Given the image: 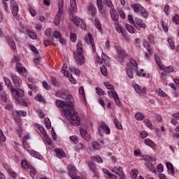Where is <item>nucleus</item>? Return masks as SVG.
<instances>
[{
  "instance_id": "nucleus-1",
  "label": "nucleus",
  "mask_w": 179,
  "mask_h": 179,
  "mask_svg": "<svg viewBox=\"0 0 179 179\" xmlns=\"http://www.w3.org/2000/svg\"><path fill=\"white\" fill-rule=\"evenodd\" d=\"M55 104L59 108H63L62 111H64L65 117L72 125L79 126L80 119L78 115V112L75 110V99L72 95L68 94L66 97V101L56 100Z\"/></svg>"
},
{
  "instance_id": "nucleus-2",
  "label": "nucleus",
  "mask_w": 179,
  "mask_h": 179,
  "mask_svg": "<svg viewBox=\"0 0 179 179\" xmlns=\"http://www.w3.org/2000/svg\"><path fill=\"white\" fill-rule=\"evenodd\" d=\"M83 45L82 42H78L77 44L76 52H74V58L78 65L85 64V57H83Z\"/></svg>"
},
{
  "instance_id": "nucleus-3",
  "label": "nucleus",
  "mask_w": 179,
  "mask_h": 179,
  "mask_svg": "<svg viewBox=\"0 0 179 179\" xmlns=\"http://www.w3.org/2000/svg\"><path fill=\"white\" fill-rule=\"evenodd\" d=\"M131 8H134V10L136 13H139V12H141L143 17H144V19H148V17L149 16V13H148V11H146V10L144 9L143 6H142L141 4L133 3V4H131Z\"/></svg>"
},
{
  "instance_id": "nucleus-4",
  "label": "nucleus",
  "mask_w": 179,
  "mask_h": 179,
  "mask_svg": "<svg viewBox=\"0 0 179 179\" xmlns=\"http://www.w3.org/2000/svg\"><path fill=\"white\" fill-rule=\"evenodd\" d=\"M64 9V0H59L58 1V11H57V14L56 15L55 17V24L56 26H58V24H59L60 21L61 20V15H62L64 13V10H62Z\"/></svg>"
},
{
  "instance_id": "nucleus-5",
  "label": "nucleus",
  "mask_w": 179,
  "mask_h": 179,
  "mask_svg": "<svg viewBox=\"0 0 179 179\" xmlns=\"http://www.w3.org/2000/svg\"><path fill=\"white\" fill-rule=\"evenodd\" d=\"M98 63L101 64V65H106V66H110V57L106 54H101V58L98 57Z\"/></svg>"
},
{
  "instance_id": "nucleus-6",
  "label": "nucleus",
  "mask_w": 179,
  "mask_h": 179,
  "mask_svg": "<svg viewBox=\"0 0 179 179\" xmlns=\"http://www.w3.org/2000/svg\"><path fill=\"white\" fill-rule=\"evenodd\" d=\"M71 21L76 24V26H78V27H80L81 29H85L83 26H85V24H83V20H82L80 17L78 16H73L71 18Z\"/></svg>"
},
{
  "instance_id": "nucleus-7",
  "label": "nucleus",
  "mask_w": 179,
  "mask_h": 179,
  "mask_svg": "<svg viewBox=\"0 0 179 179\" xmlns=\"http://www.w3.org/2000/svg\"><path fill=\"white\" fill-rule=\"evenodd\" d=\"M85 41L87 43V44H91L93 52H96V45L94 44V41L93 39V35L92 34L89 33L86 36H85Z\"/></svg>"
},
{
  "instance_id": "nucleus-8",
  "label": "nucleus",
  "mask_w": 179,
  "mask_h": 179,
  "mask_svg": "<svg viewBox=\"0 0 179 179\" xmlns=\"http://www.w3.org/2000/svg\"><path fill=\"white\" fill-rule=\"evenodd\" d=\"M88 167L90 168V170H91V171L94 173V176L99 178V171L97 170V166H96V164L93 162H90L88 163Z\"/></svg>"
},
{
  "instance_id": "nucleus-9",
  "label": "nucleus",
  "mask_w": 179,
  "mask_h": 179,
  "mask_svg": "<svg viewBox=\"0 0 179 179\" xmlns=\"http://www.w3.org/2000/svg\"><path fill=\"white\" fill-rule=\"evenodd\" d=\"M110 13L111 18L113 19V20L115 21V24H118V19L120 17V15H118V13L114 8V7L110 8Z\"/></svg>"
},
{
  "instance_id": "nucleus-10",
  "label": "nucleus",
  "mask_w": 179,
  "mask_h": 179,
  "mask_svg": "<svg viewBox=\"0 0 179 179\" xmlns=\"http://www.w3.org/2000/svg\"><path fill=\"white\" fill-rule=\"evenodd\" d=\"M53 37L59 40V43H61V44H62L63 45H65V44H66V41L62 38V37L61 36V33H59V31H55L53 34Z\"/></svg>"
},
{
  "instance_id": "nucleus-11",
  "label": "nucleus",
  "mask_w": 179,
  "mask_h": 179,
  "mask_svg": "<svg viewBox=\"0 0 179 179\" xmlns=\"http://www.w3.org/2000/svg\"><path fill=\"white\" fill-rule=\"evenodd\" d=\"M11 93L16 96V97H23L24 92L22 90H16L15 88H10Z\"/></svg>"
},
{
  "instance_id": "nucleus-12",
  "label": "nucleus",
  "mask_w": 179,
  "mask_h": 179,
  "mask_svg": "<svg viewBox=\"0 0 179 179\" xmlns=\"http://www.w3.org/2000/svg\"><path fill=\"white\" fill-rule=\"evenodd\" d=\"M101 131H103V132H106L107 135H109L110 134V128H108V127L103 123L101 124V125L99 127V132L100 135H101Z\"/></svg>"
},
{
  "instance_id": "nucleus-13",
  "label": "nucleus",
  "mask_w": 179,
  "mask_h": 179,
  "mask_svg": "<svg viewBox=\"0 0 179 179\" xmlns=\"http://www.w3.org/2000/svg\"><path fill=\"white\" fill-rule=\"evenodd\" d=\"M11 76L15 86H16V87H20V85H22V80L20 79V78L13 74H12Z\"/></svg>"
},
{
  "instance_id": "nucleus-14",
  "label": "nucleus",
  "mask_w": 179,
  "mask_h": 179,
  "mask_svg": "<svg viewBox=\"0 0 179 179\" xmlns=\"http://www.w3.org/2000/svg\"><path fill=\"white\" fill-rule=\"evenodd\" d=\"M6 40L8 45H10V48L13 50H16V44H15V41H13V38L10 36H6Z\"/></svg>"
},
{
  "instance_id": "nucleus-15",
  "label": "nucleus",
  "mask_w": 179,
  "mask_h": 179,
  "mask_svg": "<svg viewBox=\"0 0 179 179\" xmlns=\"http://www.w3.org/2000/svg\"><path fill=\"white\" fill-rule=\"evenodd\" d=\"M18 12H19V6L17 5L13 6L12 14H13V16H14L15 19H16V20L19 19V15H17Z\"/></svg>"
},
{
  "instance_id": "nucleus-16",
  "label": "nucleus",
  "mask_w": 179,
  "mask_h": 179,
  "mask_svg": "<svg viewBox=\"0 0 179 179\" xmlns=\"http://www.w3.org/2000/svg\"><path fill=\"white\" fill-rule=\"evenodd\" d=\"M134 89L138 94H145V93H146V87L142 88L141 86L137 85L134 86Z\"/></svg>"
},
{
  "instance_id": "nucleus-17",
  "label": "nucleus",
  "mask_w": 179,
  "mask_h": 179,
  "mask_svg": "<svg viewBox=\"0 0 179 179\" xmlns=\"http://www.w3.org/2000/svg\"><path fill=\"white\" fill-rule=\"evenodd\" d=\"M80 133L81 136L85 139V141H89L90 139V135L87 133V131L85 129H80Z\"/></svg>"
},
{
  "instance_id": "nucleus-18",
  "label": "nucleus",
  "mask_w": 179,
  "mask_h": 179,
  "mask_svg": "<svg viewBox=\"0 0 179 179\" xmlns=\"http://www.w3.org/2000/svg\"><path fill=\"white\" fill-rule=\"evenodd\" d=\"M172 117H173V119L171 121V124L173 125H177V124H178L177 120H179V112L172 114Z\"/></svg>"
},
{
  "instance_id": "nucleus-19",
  "label": "nucleus",
  "mask_w": 179,
  "mask_h": 179,
  "mask_svg": "<svg viewBox=\"0 0 179 179\" xmlns=\"http://www.w3.org/2000/svg\"><path fill=\"white\" fill-rule=\"evenodd\" d=\"M127 73L130 79H134V71L129 64L127 66Z\"/></svg>"
},
{
  "instance_id": "nucleus-20",
  "label": "nucleus",
  "mask_w": 179,
  "mask_h": 179,
  "mask_svg": "<svg viewBox=\"0 0 179 179\" xmlns=\"http://www.w3.org/2000/svg\"><path fill=\"white\" fill-rule=\"evenodd\" d=\"M17 71L20 73H24L26 72V68L23 67L22 63L18 62L16 64Z\"/></svg>"
},
{
  "instance_id": "nucleus-21",
  "label": "nucleus",
  "mask_w": 179,
  "mask_h": 179,
  "mask_svg": "<svg viewBox=\"0 0 179 179\" xmlns=\"http://www.w3.org/2000/svg\"><path fill=\"white\" fill-rule=\"evenodd\" d=\"M70 5L71 12H76V10H78V8L76 7V0H70Z\"/></svg>"
},
{
  "instance_id": "nucleus-22",
  "label": "nucleus",
  "mask_w": 179,
  "mask_h": 179,
  "mask_svg": "<svg viewBox=\"0 0 179 179\" xmlns=\"http://www.w3.org/2000/svg\"><path fill=\"white\" fill-rule=\"evenodd\" d=\"M135 22H136V24L141 29H146V24L142 21L141 18H136Z\"/></svg>"
},
{
  "instance_id": "nucleus-23",
  "label": "nucleus",
  "mask_w": 179,
  "mask_h": 179,
  "mask_svg": "<svg viewBox=\"0 0 179 179\" xmlns=\"http://www.w3.org/2000/svg\"><path fill=\"white\" fill-rule=\"evenodd\" d=\"M57 157H59V159H61L62 157H65V152H64V150L62 148H59L55 150Z\"/></svg>"
},
{
  "instance_id": "nucleus-24",
  "label": "nucleus",
  "mask_w": 179,
  "mask_h": 179,
  "mask_svg": "<svg viewBox=\"0 0 179 179\" xmlns=\"http://www.w3.org/2000/svg\"><path fill=\"white\" fill-rule=\"evenodd\" d=\"M57 97H59L60 99H63L64 100H66V93L65 92V90L58 91L56 93Z\"/></svg>"
},
{
  "instance_id": "nucleus-25",
  "label": "nucleus",
  "mask_w": 179,
  "mask_h": 179,
  "mask_svg": "<svg viewBox=\"0 0 179 179\" xmlns=\"http://www.w3.org/2000/svg\"><path fill=\"white\" fill-rule=\"evenodd\" d=\"M15 99L16 101L19 103V104H21V106H24V107H27V103H26V101H24V99H23L22 97L15 96Z\"/></svg>"
},
{
  "instance_id": "nucleus-26",
  "label": "nucleus",
  "mask_w": 179,
  "mask_h": 179,
  "mask_svg": "<svg viewBox=\"0 0 179 179\" xmlns=\"http://www.w3.org/2000/svg\"><path fill=\"white\" fill-rule=\"evenodd\" d=\"M161 71H164L166 73H170V72H173V71H174V68L171 66L165 67L164 65H162V69H161Z\"/></svg>"
},
{
  "instance_id": "nucleus-27",
  "label": "nucleus",
  "mask_w": 179,
  "mask_h": 179,
  "mask_svg": "<svg viewBox=\"0 0 179 179\" xmlns=\"http://www.w3.org/2000/svg\"><path fill=\"white\" fill-rule=\"evenodd\" d=\"M103 173L106 175H108V179H117V176L113 174L111 172H110V171H108V169H105L103 171Z\"/></svg>"
},
{
  "instance_id": "nucleus-28",
  "label": "nucleus",
  "mask_w": 179,
  "mask_h": 179,
  "mask_svg": "<svg viewBox=\"0 0 179 179\" xmlns=\"http://www.w3.org/2000/svg\"><path fill=\"white\" fill-rule=\"evenodd\" d=\"M145 143L148 146H150V148H155V146H156V144L153 141H152V140H150V138H145Z\"/></svg>"
},
{
  "instance_id": "nucleus-29",
  "label": "nucleus",
  "mask_w": 179,
  "mask_h": 179,
  "mask_svg": "<svg viewBox=\"0 0 179 179\" xmlns=\"http://www.w3.org/2000/svg\"><path fill=\"white\" fill-rule=\"evenodd\" d=\"M166 167L169 171H171V173L174 176L175 172H174V166H173V164L170 162H166Z\"/></svg>"
},
{
  "instance_id": "nucleus-30",
  "label": "nucleus",
  "mask_w": 179,
  "mask_h": 179,
  "mask_svg": "<svg viewBox=\"0 0 179 179\" xmlns=\"http://www.w3.org/2000/svg\"><path fill=\"white\" fill-rule=\"evenodd\" d=\"M155 58L156 63L158 65L159 69H162L163 65H162L160 57H159V55H157V54H155Z\"/></svg>"
},
{
  "instance_id": "nucleus-31",
  "label": "nucleus",
  "mask_w": 179,
  "mask_h": 179,
  "mask_svg": "<svg viewBox=\"0 0 179 179\" xmlns=\"http://www.w3.org/2000/svg\"><path fill=\"white\" fill-rule=\"evenodd\" d=\"M145 166H147L149 170L152 171V173H156V168L153 167V164H152L150 162H146Z\"/></svg>"
},
{
  "instance_id": "nucleus-32",
  "label": "nucleus",
  "mask_w": 179,
  "mask_h": 179,
  "mask_svg": "<svg viewBox=\"0 0 179 179\" xmlns=\"http://www.w3.org/2000/svg\"><path fill=\"white\" fill-rule=\"evenodd\" d=\"M113 122L117 129H122V124H121V122H120V120H118V119L115 118L113 120Z\"/></svg>"
},
{
  "instance_id": "nucleus-33",
  "label": "nucleus",
  "mask_w": 179,
  "mask_h": 179,
  "mask_svg": "<svg viewBox=\"0 0 179 179\" xmlns=\"http://www.w3.org/2000/svg\"><path fill=\"white\" fill-rule=\"evenodd\" d=\"M117 52L120 58H127V54L125 53V50H124V49L117 50Z\"/></svg>"
},
{
  "instance_id": "nucleus-34",
  "label": "nucleus",
  "mask_w": 179,
  "mask_h": 179,
  "mask_svg": "<svg viewBox=\"0 0 179 179\" xmlns=\"http://www.w3.org/2000/svg\"><path fill=\"white\" fill-rule=\"evenodd\" d=\"M135 118L138 121H142V120H143V118H145V115H143V113H137L135 115Z\"/></svg>"
},
{
  "instance_id": "nucleus-35",
  "label": "nucleus",
  "mask_w": 179,
  "mask_h": 179,
  "mask_svg": "<svg viewBox=\"0 0 179 179\" xmlns=\"http://www.w3.org/2000/svg\"><path fill=\"white\" fill-rule=\"evenodd\" d=\"M92 148L93 149H96V150H100V149H101V145H100V143H99V142L94 141L92 142Z\"/></svg>"
},
{
  "instance_id": "nucleus-36",
  "label": "nucleus",
  "mask_w": 179,
  "mask_h": 179,
  "mask_svg": "<svg viewBox=\"0 0 179 179\" xmlns=\"http://www.w3.org/2000/svg\"><path fill=\"white\" fill-rule=\"evenodd\" d=\"M95 26L98 30H99L100 33H103L101 31V23L99 22V18H95Z\"/></svg>"
},
{
  "instance_id": "nucleus-37",
  "label": "nucleus",
  "mask_w": 179,
  "mask_h": 179,
  "mask_svg": "<svg viewBox=\"0 0 179 179\" xmlns=\"http://www.w3.org/2000/svg\"><path fill=\"white\" fill-rule=\"evenodd\" d=\"M71 72H73L75 73V75H80V70L78 69H76L75 66H71L70 67Z\"/></svg>"
},
{
  "instance_id": "nucleus-38",
  "label": "nucleus",
  "mask_w": 179,
  "mask_h": 179,
  "mask_svg": "<svg viewBox=\"0 0 179 179\" xmlns=\"http://www.w3.org/2000/svg\"><path fill=\"white\" fill-rule=\"evenodd\" d=\"M31 155V156L36 157V159H38L39 160H41L43 159V156H41V155L36 151H33Z\"/></svg>"
},
{
  "instance_id": "nucleus-39",
  "label": "nucleus",
  "mask_w": 179,
  "mask_h": 179,
  "mask_svg": "<svg viewBox=\"0 0 179 179\" xmlns=\"http://www.w3.org/2000/svg\"><path fill=\"white\" fill-rule=\"evenodd\" d=\"M130 64L134 66V71H138V64L136 63V61H135L134 59H130Z\"/></svg>"
},
{
  "instance_id": "nucleus-40",
  "label": "nucleus",
  "mask_w": 179,
  "mask_h": 179,
  "mask_svg": "<svg viewBox=\"0 0 179 179\" xmlns=\"http://www.w3.org/2000/svg\"><path fill=\"white\" fill-rule=\"evenodd\" d=\"M126 29H127V31H129V33H131V34L135 33V29L130 24H127Z\"/></svg>"
},
{
  "instance_id": "nucleus-41",
  "label": "nucleus",
  "mask_w": 179,
  "mask_h": 179,
  "mask_svg": "<svg viewBox=\"0 0 179 179\" xmlns=\"http://www.w3.org/2000/svg\"><path fill=\"white\" fill-rule=\"evenodd\" d=\"M103 3L107 5L109 8H110V9L114 8V4H113L111 0H103Z\"/></svg>"
},
{
  "instance_id": "nucleus-42",
  "label": "nucleus",
  "mask_w": 179,
  "mask_h": 179,
  "mask_svg": "<svg viewBox=\"0 0 179 179\" xmlns=\"http://www.w3.org/2000/svg\"><path fill=\"white\" fill-rule=\"evenodd\" d=\"M101 72L103 76H107L108 72L107 71V67L106 66H102L101 67Z\"/></svg>"
},
{
  "instance_id": "nucleus-43",
  "label": "nucleus",
  "mask_w": 179,
  "mask_h": 179,
  "mask_svg": "<svg viewBox=\"0 0 179 179\" xmlns=\"http://www.w3.org/2000/svg\"><path fill=\"white\" fill-rule=\"evenodd\" d=\"M45 36H47L48 38H50L51 41H54V38L51 36V31L50 29H47L45 32Z\"/></svg>"
},
{
  "instance_id": "nucleus-44",
  "label": "nucleus",
  "mask_w": 179,
  "mask_h": 179,
  "mask_svg": "<svg viewBox=\"0 0 179 179\" xmlns=\"http://www.w3.org/2000/svg\"><path fill=\"white\" fill-rule=\"evenodd\" d=\"M108 96L110 97H111L112 99H115L116 97H118V94H117L116 92H114V90L110 91V92H108Z\"/></svg>"
},
{
  "instance_id": "nucleus-45",
  "label": "nucleus",
  "mask_w": 179,
  "mask_h": 179,
  "mask_svg": "<svg viewBox=\"0 0 179 179\" xmlns=\"http://www.w3.org/2000/svg\"><path fill=\"white\" fill-rule=\"evenodd\" d=\"M37 171H36V169H32L31 171H30V176L31 177H32L33 179H36L37 178Z\"/></svg>"
},
{
  "instance_id": "nucleus-46",
  "label": "nucleus",
  "mask_w": 179,
  "mask_h": 179,
  "mask_svg": "<svg viewBox=\"0 0 179 179\" xmlns=\"http://www.w3.org/2000/svg\"><path fill=\"white\" fill-rule=\"evenodd\" d=\"M91 159L95 162H97V163H103V159L100 157V156L92 157Z\"/></svg>"
},
{
  "instance_id": "nucleus-47",
  "label": "nucleus",
  "mask_w": 179,
  "mask_h": 179,
  "mask_svg": "<svg viewBox=\"0 0 179 179\" xmlns=\"http://www.w3.org/2000/svg\"><path fill=\"white\" fill-rule=\"evenodd\" d=\"M30 48L31 51L34 52V55L37 57L38 55V50H37V48L35 46L31 45Z\"/></svg>"
},
{
  "instance_id": "nucleus-48",
  "label": "nucleus",
  "mask_w": 179,
  "mask_h": 179,
  "mask_svg": "<svg viewBox=\"0 0 179 179\" xmlns=\"http://www.w3.org/2000/svg\"><path fill=\"white\" fill-rule=\"evenodd\" d=\"M96 92L99 96H104V90H103L101 88L97 87L96 88Z\"/></svg>"
},
{
  "instance_id": "nucleus-49",
  "label": "nucleus",
  "mask_w": 179,
  "mask_h": 179,
  "mask_svg": "<svg viewBox=\"0 0 179 179\" xmlns=\"http://www.w3.org/2000/svg\"><path fill=\"white\" fill-rule=\"evenodd\" d=\"M28 87L34 92H37V85L36 84H29Z\"/></svg>"
},
{
  "instance_id": "nucleus-50",
  "label": "nucleus",
  "mask_w": 179,
  "mask_h": 179,
  "mask_svg": "<svg viewBox=\"0 0 179 179\" xmlns=\"http://www.w3.org/2000/svg\"><path fill=\"white\" fill-rule=\"evenodd\" d=\"M128 19L129 23H131V24H134V27H136V24H135V21L134 20V17H132L131 15H128Z\"/></svg>"
},
{
  "instance_id": "nucleus-51",
  "label": "nucleus",
  "mask_w": 179,
  "mask_h": 179,
  "mask_svg": "<svg viewBox=\"0 0 179 179\" xmlns=\"http://www.w3.org/2000/svg\"><path fill=\"white\" fill-rule=\"evenodd\" d=\"M4 82L6 85H7L8 87H12V83H10V80H9L8 77L4 78Z\"/></svg>"
},
{
  "instance_id": "nucleus-52",
  "label": "nucleus",
  "mask_w": 179,
  "mask_h": 179,
  "mask_svg": "<svg viewBox=\"0 0 179 179\" xmlns=\"http://www.w3.org/2000/svg\"><path fill=\"white\" fill-rule=\"evenodd\" d=\"M35 100H36V101L43 102V101H44V98L43 97V96H41V94H37V95L35 96Z\"/></svg>"
},
{
  "instance_id": "nucleus-53",
  "label": "nucleus",
  "mask_w": 179,
  "mask_h": 179,
  "mask_svg": "<svg viewBox=\"0 0 179 179\" xmlns=\"http://www.w3.org/2000/svg\"><path fill=\"white\" fill-rule=\"evenodd\" d=\"M131 178H133V179L136 178V177H138V171L134 169V170L131 172Z\"/></svg>"
},
{
  "instance_id": "nucleus-54",
  "label": "nucleus",
  "mask_w": 179,
  "mask_h": 179,
  "mask_svg": "<svg viewBox=\"0 0 179 179\" xmlns=\"http://www.w3.org/2000/svg\"><path fill=\"white\" fill-rule=\"evenodd\" d=\"M173 21L176 24H179V16L178 14H175L173 17Z\"/></svg>"
},
{
  "instance_id": "nucleus-55",
  "label": "nucleus",
  "mask_w": 179,
  "mask_h": 179,
  "mask_svg": "<svg viewBox=\"0 0 179 179\" xmlns=\"http://www.w3.org/2000/svg\"><path fill=\"white\" fill-rule=\"evenodd\" d=\"M0 140L2 142L6 141V137L5 136V134H3V132L2 131V130H0Z\"/></svg>"
},
{
  "instance_id": "nucleus-56",
  "label": "nucleus",
  "mask_w": 179,
  "mask_h": 179,
  "mask_svg": "<svg viewBox=\"0 0 179 179\" xmlns=\"http://www.w3.org/2000/svg\"><path fill=\"white\" fill-rule=\"evenodd\" d=\"M96 3L99 10H101L103 9V0H97Z\"/></svg>"
},
{
  "instance_id": "nucleus-57",
  "label": "nucleus",
  "mask_w": 179,
  "mask_h": 179,
  "mask_svg": "<svg viewBox=\"0 0 179 179\" xmlns=\"http://www.w3.org/2000/svg\"><path fill=\"white\" fill-rule=\"evenodd\" d=\"M17 114L20 117H26V115H27V113L24 110H18L17 111Z\"/></svg>"
},
{
  "instance_id": "nucleus-58",
  "label": "nucleus",
  "mask_w": 179,
  "mask_h": 179,
  "mask_svg": "<svg viewBox=\"0 0 179 179\" xmlns=\"http://www.w3.org/2000/svg\"><path fill=\"white\" fill-rule=\"evenodd\" d=\"M163 164H159L157 166V171H158V173H163Z\"/></svg>"
},
{
  "instance_id": "nucleus-59",
  "label": "nucleus",
  "mask_w": 179,
  "mask_h": 179,
  "mask_svg": "<svg viewBox=\"0 0 179 179\" xmlns=\"http://www.w3.org/2000/svg\"><path fill=\"white\" fill-rule=\"evenodd\" d=\"M29 37L32 40H36L37 38V35L33 32H29Z\"/></svg>"
},
{
  "instance_id": "nucleus-60",
  "label": "nucleus",
  "mask_w": 179,
  "mask_h": 179,
  "mask_svg": "<svg viewBox=\"0 0 179 179\" xmlns=\"http://www.w3.org/2000/svg\"><path fill=\"white\" fill-rule=\"evenodd\" d=\"M40 132H41V134H43V135H44V136H47V133L45 132V129H44V127H43V126L39 127L38 128Z\"/></svg>"
},
{
  "instance_id": "nucleus-61",
  "label": "nucleus",
  "mask_w": 179,
  "mask_h": 179,
  "mask_svg": "<svg viewBox=\"0 0 179 179\" xmlns=\"http://www.w3.org/2000/svg\"><path fill=\"white\" fill-rule=\"evenodd\" d=\"M117 24L116 26V30L117 31V33H124V31H122V27H121L120 25H118V22H117V24Z\"/></svg>"
},
{
  "instance_id": "nucleus-62",
  "label": "nucleus",
  "mask_w": 179,
  "mask_h": 179,
  "mask_svg": "<svg viewBox=\"0 0 179 179\" xmlns=\"http://www.w3.org/2000/svg\"><path fill=\"white\" fill-rule=\"evenodd\" d=\"M148 40L150 42H151L152 44H155V36L153 35H149Z\"/></svg>"
},
{
  "instance_id": "nucleus-63",
  "label": "nucleus",
  "mask_w": 179,
  "mask_h": 179,
  "mask_svg": "<svg viewBox=\"0 0 179 179\" xmlns=\"http://www.w3.org/2000/svg\"><path fill=\"white\" fill-rule=\"evenodd\" d=\"M70 38L73 43H75V41H76V35L75 34H71L70 35Z\"/></svg>"
},
{
  "instance_id": "nucleus-64",
  "label": "nucleus",
  "mask_w": 179,
  "mask_h": 179,
  "mask_svg": "<svg viewBox=\"0 0 179 179\" xmlns=\"http://www.w3.org/2000/svg\"><path fill=\"white\" fill-rule=\"evenodd\" d=\"M120 179H127V176H125V173H117Z\"/></svg>"
}]
</instances>
